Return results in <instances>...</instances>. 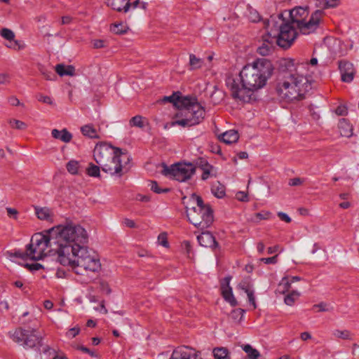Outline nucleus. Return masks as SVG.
<instances>
[{
	"label": "nucleus",
	"mask_w": 359,
	"mask_h": 359,
	"mask_svg": "<svg viewBox=\"0 0 359 359\" xmlns=\"http://www.w3.org/2000/svg\"><path fill=\"white\" fill-rule=\"evenodd\" d=\"M273 72V66L270 60L259 58L243 67L239 74V79L229 76L226 80V84L233 99L250 102L254 92L266 84Z\"/></svg>",
	"instance_id": "obj_1"
},
{
	"label": "nucleus",
	"mask_w": 359,
	"mask_h": 359,
	"mask_svg": "<svg viewBox=\"0 0 359 359\" xmlns=\"http://www.w3.org/2000/svg\"><path fill=\"white\" fill-rule=\"evenodd\" d=\"M57 237V244L56 253L58 260L62 255L69 256L70 253L84 246L88 243L87 231L79 224L72 222L66 225H58L53 227Z\"/></svg>",
	"instance_id": "obj_2"
},
{
	"label": "nucleus",
	"mask_w": 359,
	"mask_h": 359,
	"mask_svg": "<svg viewBox=\"0 0 359 359\" xmlns=\"http://www.w3.org/2000/svg\"><path fill=\"white\" fill-rule=\"evenodd\" d=\"M59 262L69 266L77 275H84L85 272H97L101 269L98 255L93 250L83 246L70 253L69 256L62 255Z\"/></svg>",
	"instance_id": "obj_3"
},
{
	"label": "nucleus",
	"mask_w": 359,
	"mask_h": 359,
	"mask_svg": "<svg viewBox=\"0 0 359 359\" xmlns=\"http://www.w3.org/2000/svg\"><path fill=\"white\" fill-rule=\"evenodd\" d=\"M123 155L125 154L120 148L107 144H97L93 151L94 159L102 171L119 177L123 175L121 159Z\"/></svg>",
	"instance_id": "obj_4"
},
{
	"label": "nucleus",
	"mask_w": 359,
	"mask_h": 359,
	"mask_svg": "<svg viewBox=\"0 0 359 359\" xmlns=\"http://www.w3.org/2000/svg\"><path fill=\"white\" fill-rule=\"evenodd\" d=\"M190 200L196 203V206L189 208L186 206V212L188 220L196 228L204 230L213 223V210L208 204H204L203 198L193 194Z\"/></svg>",
	"instance_id": "obj_5"
},
{
	"label": "nucleus",
	"mask_w": 359,
	"mask_h": 359,
	"mask_svg": "<svg viewBox=\"0 0 359 359\" xmlns=\"http://www.w3.org/2000/svg\"><path fill=\"white\" fill-rule=\"evenodd\" d=\"M278 18L282 20L278 33L277 35L272 36V31L267 32L262 37V42L271 43L273 45L276 43L280 48L286 50L292 46V38L290 36L292 31V8L281 12Z\"/></svg>",
	"instance_id": "obj_6"
},
{
	"label": "nucleus",
	"mask_w": 359,
	"mask_h": 359,
	"mask_svg": "<svg viewBox=\"0 0 359 359\" xmlns=\"http://www.w3.org/2000/svg\"><path fill=\"white\" fill-rule=\"evenodd\" d=\"M293 88L297 93V95L293 97L294 102L306 98V94L311 89V83L307 77L308 61L297 62L296 65L293 62Z\"/></svg>",
	"instance_id": "obj_7"
},
{
	"label": "nucleus",
	"mask_w": 359,
	"mask_h": 359,
	"mask_svg": "<svg viewBox=\"0 0 359 359\" xmlns=\"http://www.w3.org/2000/svg\"><path fill=\"white\" fill-rule=\"evenodd\" d=\"M175 117L181 118L172 122V126L191 127L199 124L205 117V109L201 104L194 105V109H182Z\"/></svg>",
	"instance_id": "obj_8"
},
{
	"label": "nucleus",
	"mask_w": 359,
	"mask_h": 359,
	"mask_svg": "<svg viewBox=\"0 0 359 359\" xmlns=\"http://www.w3.org/2000/svg\"><path fill=\"white\" fill-rule=\"evenodd\" d=\"M163 168L161 172L163 175L172 177L179 182L189 180L196 171V167L191 163H177L170 167L163 163Z\"/></svg>",
	"instance_id": "obj_9"
},
{
	"label": "nucleus",
	"mask_w": 359,
	"mask_h": 359,
	"mask_svg": "<svg viewBox=\"0 0 359 359\" xmlns=\"http://www.w3.org/2000/svg\"><path fill=\"white\" fill-rule=\"evenodd\" d=\"M42 339L43 338H13V341L25 349L32 348L40 354L41 353L46 354L50 351L55 353V349L45 344Z\"/></svg>",
	"instance_id": "obj_10"
},
{
	"label": "nucleus",
	"mask_w": 359,
	"mask_h": 359,
	"mask_svg": "<svg viewBox=\"0 0 359 359\" xmlns=\"http://www.w3.org/2000/svg\"><path fill=\"white\" fill-rule=\"evenodd\" d=\"M323 12L320 10L312 13L309 21L305 20L300 21L293 17V24H297V28L302 34H309L318 28Z\"/></svg>",
	"instance_id": "obj_11"
},
{
	"label": "nucleus",
	"mask_w": 359,
	"mask_h": 359,
	"mask_svg": "<svg viewBox=\"0 0 359 359\" xmlns=\"http://www.w3.org/2000/svg\"><path fill=\"white\" fill-rule=\"evenodd\" d=\"M50 248V246H41V245H34V244H28L26 246V251L21 252L17 251L15 252L14 255L15 257L25 259L26 258H29L32 260H40L42 259L46 255V250L47 248Z\"/></svg>",
	"instance_id": "obj_12"
},
{
	"label": "nucleus",
	"mask_w": 359,
	"mask_h": 359,
	"mask_svg": "<svg viewBox=\"0 0 359 359\" xmlns=\"http://www.w3.org/2000/svg\"><path fill=\"white\" fill-rule=\"evenodd\" d=\"M55 231L54 228L50 229L46 234L36 233L34 234L31 239L29 244H34V245L41 246H50V251H55L56 252L57 240L55 237Z\"/></svg>",
	"instance_id": "obj_13"
},
{
	"label": "nucleus",
	"mask_w": 359,
	"mask_h": 359,
	"mask_svg": "<svg viewBox=\"0 0 359 359\" xmlns=\"http://www.w3.org/2000/svg\"><path fill=\"white\" fill-rule=\"evenodd\" d=\"M338 67L341 74V80L344 83H351L356 74L353 65L346 60L338 61Z\"/></svg>",
	"instance_id": "obj_14"
},
{
	"label": "nucleus",
	"mask_w": 359,
	"mask_h": 359,
	"mask_svg": "<svg viewBox=\"0 0 359 359\" xmlns=\"http://www.w3.org/2000/svg\"><path fill=\"white\" fill-rule=\"evenodd\" d=\"M170 359H202L200 352L189 346L178 347L173 351Z\"/></svg>",
	"instance_id": "obj_15"
},
{
	"label": "nucleus",
	"mask_w": 359,
	"mask_h": 359,
	"mask_svg": "<svg viewBox=\"0 0 359 359\" xmlns=\"http://www.w3.org/2000/svg\"><path fill=\"white\" fill-rule=\"evenodd\" d=\"M292 278L289 276H284L278 285L276 290V295L285 294L284 302L287 305H292V292L290 290Z\"/></svg>",
	"instance_id": "obj_16"
},
{
	"label": "nucleus",
	"mask_w": 359,
	"mask_h": 359,
	"mask_svg": "<svg viewBox=\"0 0 359 359\" xmlns=\"http://www.w3.org/2000/svg\"><path fill=\"white\" fill-rule=\"evenodd\" d=\"M200 245L205 248H210L212 250H219V245L212 233L208 231H202L197 236Z\"/></svg>",
	"instance_id": "obj_17"
},
{
	"label": "nucleus",
	"mask_w": 359,
	"mask_h": 359,
	"mask_svg": "<svg viewBox=\"0 0 359 359\" xmlns=\"http://www.w3.org/2000/svg\"><path fill=\"white\" fill-rule=\"evenodd\" d=\"M290 83L289 81H283L278 83L276 87V92L278 95L280 102L285 104H290L292 98L290 97Z\"/></svg>",
	"instance_id": "obj_18"
},
{
	"label": "nucleus",
	"mask_w": 359,
	"mask_h": 359,
	"mask_svg": "<svg viewBox=\"0 0 359 359\" xmlns=\"http://www.w3.org/2000/svg\"><path fill=\"white\" fill-rule=\"evenodd\" d=\"M200 104L197 102L196 97L191 96H181V93L178 94V100H176L175 107L177 108L182 109H194V105Z\"/></svg>",
	"instance_id": "obj_19"
},
{
	"label": "nucleus",
	"mask_w": 359,
	"mask_h": 359,
	"mask_svg": "<svg viewBox=\"0 0 359 359\" xmlns=\"http://www.w3.org/2000/svg\"><path fill=\"white\" fill-rule=\"evenodd\" d=\"M130 0H107V5L117 12L127 13L130 8Z\"/></svg>",
	"instance_id": "obj_20"
},
{
	"label": "nucleus",
	"mask_w": 359,
	"mask_h": 359,
	"mask_svg": "<svg viewBox=\"0 0 359 359\" xmlns=\"http://www.w3.org/2000/svg\"><path fill=\"white\" fill-rule=\"evenodd\" d=\"M218 139L227 144L236 142L239 139V135L235 130H230L218 136Z\"/></svg>",
	"instance_id": "obj_21"
},
{
	"label": "nucleus",
	"mask_w": 359,
	"mask_h": 359,
	"mask_svg": "<svg viewBox=\"0 0 359 359\" xmlns=\"http://www.w3.org/2000/svg\"><path fill=\"white\" fill-rule=\"evenodd\" d=\"M53 137L60 140L63 142L68 143L72 139V135L66 128L59 130L57 129H53L51 131Z\"/></svg>",
	"instance_id": "obj_22"
},
{
	"label": "nucleus",
	"mask_w": 359,
	"mask_h": 359,
	"mask_svg": "<svg viewBox=\"0 0 359 359\" xmlns=\"http://www.w3.org/2000/svg\"><path fill=\"white\" fill-rule=\"evenodd\" d=\"M338 127L341 136L350 137L353 135V126L346 118L340 119Z\"/></svg>",
	"instance_id": "obj_23"
},
{
	"label": "nucleus",
	"mask_w": 359,
	"mask_h": 359,
	"mask_svg": "<svg viewBox=\"0 0 359 359\" xmlns=\"http://www.w3.org/2000/svg\"><path fill=\"white\" fill-rule=\"evenodd\" d=\"M56 73L60 76H74L75 74V68L72 65H65L58 64L55 67Z\"/></svg>",
	"instance_id": "obj_24"
},
{
	"label": "nucleus",
	"mask_w": 359,
	"mask_h": 359,
	"mask_svg": "<svg viewBox=\"0 0 359 359\" xmlns=\"http://www.w3.org/2000/svg\"><path fill=\"white\" fill-rule=\"evenodd\" d=\"M222 294L223 298L229 302L231 306H237L238 302L233 294L232 288L231 287H224L223 285L222 288Z\"/></svg>",
	"instance_id": "obj_25"
},
{
	"label": "nucleus",
	"mask_w": 359,
	"mask_h": 359,
	"mask_svg": "<svg viewBox=\"0 0 359 359\" xmlns=\"http://www.w3.org/2000/svg\"><path fill=\"white\" fill-rule=\"evenodd\" d=\"M211 191L215 197L222 198L226 195V187L223 184L217 181L212 184L211 187Z\"/></svg>",
	"instance_id": "obj_26"
},
{
	"label": "nucleus",
	"mask_w": 359,
	"mask_h": 359,
	"mask_svg": "<svg viewBox=\"0 0 359 359\" xmlns=\"http://www.w3.org/2000/svg\"><path fill=\"white\" fill-rule=\"evenodd\" d=\"M293 14L294 19L302 21L306 20L309 15V7L308 6H295L293 8Z\"/></svg>",
	"instance_id": "obj_27"
},
{
	"label": "nucleus",
	"mask_w": 359,
	"mask_h": 359,
	"mask_svg": "<svg viewBox=\"0 0 359 359\" xmlns=\"http://www.w3.org/2000/svg\"><path fill=\"white\" fill-rule=\"evenodd\" d=\"M201 170L203 172L201 175V179L203 180H206L210 177H216L217 176V169L211 164H208V166H205Z\"/></svg>",
	"instance_id": "obj_28"
},
{
	"label": "nucleus",
	"mask_w": 359,
	"mask_h": 359,
	"mask_svg": "<svg viewBox=\"0 0 359 359\" xmlns=\"http://www.w3.org/2000/svg\"><path fill=\"white\" fill-rule=\"evenodd\" d=\"M204 64V61L203 59L197 57L194 54H189V69L191 71H194L196 69H201Z\"/></svg>",
	"instance_id": "obj_29"
},
{
	"label": "nucleus",
	"mask_w": 359,
	"mask_h": 359,
	"mask_svg": "<svg viewBox=\"0 0 359 359\" xmlns=\"http://www.w3.org/2000/svg\"><path fill=\"white\" fill-rule=\"evenodd\" d=\"M81 131L84 136L91 139H99L100 136L97 133V130L91 124H87L81 128Z\"/></svg>",
	"instance_id": "obj_30"
},
{
	"label": "nucleus",
	"mask_w": 359,
	"mask_h": 359,
	"mask_svg": "<svg viewBox=\"0 0 359 359\" xmlns=\"http://www.w3.org/2000/svg\"><path fill=\"white\" fill-rule=\"evenodd\" d=\"M275 46L271 43L262 42V45L257 49V53L262 56L269 55L274 51Z\"/></svg>",
	"instance_id": "obj_31"
},
{
	"label": "nucleus",
	"mask_w": 359,
	"mask_h": 359,
	"mask_svg": "<svg viewBox=\"0 0 359 359\" xmlns=\"http://www.w3.org/2000/svg\"><path fill=\"white\" fill-rule=\"evenodd\" d=\"M215 359H230L229 353L226 348H215L213 349Z\"/></svg>",
	"instance_id": "obj_32"
},
{
	"label": "nucleus",
	"mask_w": 359,
	"mask_h": 359,
	"mask_svg": "<svg viewBox=\"0 0 359 359\" xmlns=\"http://www.w3.org/2000/svg\"><path fill=\"white\" fill-rule=\"evenodd\" d=\"M128 27L123 25V23H114L110 26L111 32L116 34H123L128 32Z\"/></svg>",
	"instance_id": "obj_33"
},
{
	"label": "nucleus",
	"mask_w": 359,
	"mask_h": 359,
	"mask_svg": "<svg viewBox=\"0 0 359 359\" xmlns=\"http://www.w3.org/2000/svg\"><path fill=\"white\" fill-rule=\"evenodd\" d=\"M35 212L37 217L41 220H47L50 218V210L48 208H36Z\"/></svg>",
	"instance_id": "obj_34"
},
{
	"label": "nucleus",
	"mask_w": 359,
	"mask_h": 359,
	"mask_svg": "<svg viewBox=\"0 0 359 359\" xmlns=\"http://www.w3.org/2000/svg\"><path fill=\"white\" fill-rule=\"evenodd\" d=\"M243 350L248 354V356L250 359H258L260 356L259 352L253 348L250 344H245L243 346Z\"/></svg>",
	"instance_id": "obj_35"
},
{
	"label": "nucleus",
	"mask_w": 359,
	"mask_h": 359,
	"mask_svg": "<svg viewBox=\"0 0 359 359\" xmlns=\"http://www.w3.org/2000/svg\"><path fill=\"white\" fill-rule=\"evenodd\" d=\"M36 330L34 327H24V328H19L18 330H16L15 333L17 334H20L21 337H36Z\"/></svg>",
	"instance_id": "obj_36"
},
{
	"label": "nucleus",
	"mask_w": 359,
	"mask_h": 359,
	"mask_svg": "<svg viewBox=\"0 0 359 359\" xmlns=\"http://www.w3.org/2000/svg\"><path fill=\"white\" fill-rule=\"evenodd\" d=\"M100 166L96 165L93 163H90L88 164V167L86 168V173L88 175L93 177H97L100 176Z\"/></svg>",
	"instance_id": "obj_37"
},
{
	"label": "nucleus",
	"mask_w": 359,
	"mask_h": 359,
	"mask_svg": "<svg viewBox=\"0 0 359 359\" xmlns=\"http://www.w3.org/2000/svg\"><path fill=\"white\" fill-rule=\"evenodd\" d=\"M238 287L244 292H246L249 290L253 288V285L252 283L251 278L250 277H246L243 278L238 285Z\"/></svg>",
	"instance_id": "obj_38"
},
{
	"label": "nucleus",
	"mask_w": 359,
	"mask_h": 359,
	"mask_svg": "<svg viewBox=\"0 0 359 359\" xmlns=\"http://www.w3.org/2000/svg\"><path fill=\"white\" fill-rule=\"evenodd\" d=\"M67 171L72 174L76 175L79 172V163L77 161H69L66 165Z\"/></svg>",
	"instance_id": "obj_39"
},
{
	"label": "nucleus",
	"mask_w": 359,
	"mask_h": 359,
	"mask_svg": "<svg viewBox=\"0 0 359 359\" xmlns=\"http://www.w3.org/2000/svg\"><path fill=\"white\" fill-rule=\"evenodd\" d=\"M144 118L140 115H137L130 118L129 123L131 127H138L142 128L144 125L143 122Z\"/></svg>",
	"instance_id": "obj_40"
},
{
	"label": "nucleus",
	"mask_w": 359,
	"mask_h": 359,
	"mask_svg": "<svg viewBox=\"0 0 359 359\" xmlns=\"http://www.w3.org/2000/svg\"><path fill=\"white\" fill-rule=\"evenodd\" d=\"M211 102L215 105L220 102L223 99V93L215 88L210 95Z\"/></svg>",
	"instance_id": "obj_41"
},
{
	"label": "nucleus",
	"mask_w": 359,
	"mask_h": 359,
	"mask_svg": "<svg viewBox=\"0 0 359 359\" xmlns=\"http://www.w3.org/2000/svg\"><path fill=\"white\" fill-rule=\"evenodd\" d=\"M149 186L150 189L156 194L168 193L170 191V189L169 188H160L157 182L156 181H151Z\"/></svg>",
	"instance_id": "obj_42"
},
{
	"label": "nucleus",
	"mask_w": 359,
	"mask_h": 359,
	"mask_svg": "<svg viewBox=\"0 0 359 359\" xmlns=\"http://www.w3.org/2000/svg\"><path fill=\"white\" fill-rule=\"evenodd\" d=\"M39 70L46 80L52 81L56 77L55 74L53 72L48 71L43 65L39 66Z\"/></svg>",
	"instance_id": "obj_43"
},
{
	"label": "nucleus",
	"mask_w": 359,
	"mask_h": 359,
	"mask_svg": "<svg viewBox=\"0 0 359 359\" xmlns=\"http://www.w3.org/2000/svg\"><path fill=\"white\" fill-rule=\"evenodd\" d=\"M178 94H180V92L173 93L170 96H165L163 99L160 100L158 102L161 103H166L171 102L174 105L176 104V100H178Z\"/></svg>",
	"instance_id": "obj_44"
},
{
	"label": "nucleus",
	"mask_w": 359,
	"mask_h": 359,
	"mask_svg": "<svg viewBox=\"0 0 359 359\" xmlns=\"http://www.w3.org/2000/svg\"><path fill=\"white\" fill-rule=\"evenodd\" d=\"M158 242L161 245H162L165 248L169 247V243L168 241V234L166 232H162L158 235Z\"/></svg>",
	"instance_id": "obj_45"
},
{
	"label": "nucleus",
	"mask_w": 359,
	"mask_h": 359,
	"mask_svg": "<svg viewBox=\"0 0 359 359\" xmlns=\"http://www.w3.org/2000/svg\"><path fill=\"white\" fill-rule=\"evenodd\" d=\"M1 35L6 39L12 41L15 38V34L13 31L9 29L4 28L1 31Z\"/></svg>",
	"instance_id": "obj_46"
},
{
	"label": "nucleus",
	"mask_w": 359,
	"mask_h": 359,
	"mask_svg": "<svg viewBox=\"0 0 359 359\" xmlns=\"http://www.w3.org/2000/svg\"><path fill=\"white\" fill-rule=\"evenodd\" d=\"M10 123L13 128L16 129L24 130L27 128L26 123L19 120L13 119V121H10Z\"/></svg>",
	"instance_id": "obj_47"
},
{
	"label": "nucleus",
	"mask_w": 359,
	"mask_h": 359,
	"mask_svg": "<svg viewBox=\"0 0 359 359\" xmlns=\"http://www.w3.org/2000/svg\"><path fill=\"white\" fill-rule=\"evenodd\" d=\"M247 295H248V302L249 303L252 305L253 306V309H256L257 308V305H256V302H255V294H254V290L253 288L251 289V290H249L246 292H245Z\"/></svg>",
	"instance_id": "obj_48"
},
{
	"label": "nucleus",
	"mask_w": 359,
	"mask_h": 359,
	"mask_svg": "<svg viewBox=\"0 0 359 359\" xmlns=\"http://www.w3.org/2000/svg\"><path fill=\"white\" fill-rule=\"evenodd\" d=\"M236 198L238 201L241 202H248L249 201L248 194L245 191H238L236 194Z\"/></svg>",
	"instance_id": "obj_49"
},
{
	"label": "nucleus",
	"mask_w": 359,
	"mask_h": 359,
	"mask_svg": "<svg viewBox=\"0 0 359 359\" xmlns=\"http://www.w3.org/2000/svg\"><path fill=\"white\" fill-rule=\"evenodd\" d=\"M25 266L31 271H38L43 269V266L39 263L26 264Z\"/></svg>",
	"instance_id": "obj_50"
},
{
	"label": "nucleus",
	"mask_w": 359,
	"mask_h": 359,
	"mask_svg": "<svg viewBox=\"0 0 359 359\" xmlns=\"http://www.w3.org/2000/svg\"><path fill=\"white\" fill-rule=\"evenodd\" d=\"M208 164L210 163H208V160L204 157H200L197 158L196 161V165L199 169H201L205 166H208Z\"/></svg>",
	"instance_id": "obj_51"
},
{
	"label": "nucleus",
	"mask_w": 359,
	"mask_h": 359,
	"mask_svg": "<svg viewBox=\"0 0 359 359\" xmlns=\"http://www.w3.org/2000/svg\"><path fill=\"white\" fill-rule=\"evenodd\" d=\"M37 100H38V101L41 102L43 103H46V104H53L51 97L49 96H47V95H43L41 94L39 95H37Z\"/></svg>",
	"instance_id": "obj_52"
},
{
	"label": "nucleus",
	"mask_w": 359,
	"mask_h": 359,
	"mask_svg": "<svg viewBox=\"0 0 359 359\" xmlns=\"http://www.w3.org/2000/svg\"><path fill=\"white\" fill-rule=\"evenodd\" d=\"M46 354H48V355H53L52 359H69L65 353H56L55 351V353L53 351H50V352H48Z\"/></svg>",
	"instance_id": "obj_53"
},
{
	"label": "nucleus",
	"mask_w": 359,
	"mask_h": 359,
	"mask_svg": "<svg viewBox=\"0 0 359 359\" xmlns=\"http://www.w3.org/2000/svg\"><path fill=\"white\" fill-rule=\"evenodd\" d=\"M325 8H334L337 7L339 3V0H325Z\"/></svg>",
	"instance_id": "obj_54"
},
{
	"label": "nucleus",
	"mask_w": 359,
	"mask_h": 359,
	"mask_svg": "<svg viewBox=\"0 0 359 359\" xmlns=\"http://www.w3.org/2000/svg\"><path fill=\"white\" fill-rule=\"evenodd\" d=\"M6 212L8 216L10 217H13L15 219H18V211L16 209L12 208H6Z\"/></svg>",
	"instance_id": "obj_55"
},
{
	"label": "nucleus",
	"mask_w": 359,
	"mask_h": 359,
	"mask_svg": "<svg viewBox=\"0 0 359 359\" xmlns=\"http://www.w3.org/2000/svg\"><path fill=\"white\" fill-rule=\"evenodd\" d=\"M335 112L339 116H346L348 113V111L345 106L340 105L337 107Z\"/></svg>",
	"instance_id": "obj_56"
},
{
	"label": "nucleus",
	"mask_w": 359,
	"mask_h": 359,
	"mask_svg": "<svg viewBox=\"0 0 359 359\" xmlns=\"http://www.w3.org/2000/svg\"><path fill=\"white\" fill-rule=\"evenodd\" d=\"M350 334H351L350 332L346 330H336L333 332V335L334 337H349Z\"/></svg>",
	"instance_id": "obj_57"
},
{
	"label": "nucleus",
	"mask_w": 359,
	"mask_h": 359,
	"mask_svg": "<svg viewBox=\"0 0 359 359\" xmlns=\"http://www.w3.org/2000/svg\"><path fill=\"white\" fill-rule=\"evenodd\" d=\"M261 261L266 264H276L277 262V255L271 257L262 258Z\"/></svg>",
	"instance_id": "obj_58"
},
{
	"label": "nucleus",
	"mask_w": 359,
	"mask_h": 359,
	"mask_svg": "<svg viewBox=\"0 0 359 359\" xmlns=\"http://www.w3.org/2000/svg\"><path fill=\"white\" fill-rule=\"evenodd\" d=\"M245 311L243 309L238 308L232 311V316L234 318H237L238 316H241V318L243 317Z\"/></svg>",
	"instance_id": "obj_59"
},
{
	"label": "nucleus",
	"mask_w": 359,
	"mask_h": 359,
	"mask_svg": "<svg viewBox=\"0 0 359 359\" xmlns=\"http://www.w3.org/2000/svg\"><path fill=\"white\" fill-rule=\"evenodd\" d=\"M79 332L80 328L79 327H74L73 328L69 329L67 334L69 337H76L78 334H79Z\"/></svg>",
	"instance_id": "obj_60"
},
{
	"label": "nucleus",
	"mask_w": 359,
	"mask_h": 359,
	"mask_svg": "<svg viewBox=\"0 0 359 359\" xmlns=\"http://www.w3.org/2000/svg\"><path fill=\"white\" fill-rule=\"evenodd\" d=\"M278 216L282 221H284L287 223H290L291 222V218L287 214H285L284 212H278Z\"/></svg>",
	"instance_id": "obj_61"
},
{
	"label": "nucleus",
	"mask_w": 359,
	"mask_h": 359,
	"mask_svg": "<svg viewBox=\"0 0 359 359\" xmlns=\"http://www.w3.org/2000/svg\"><path fill=\"white\" fill-rule=\"evenodd\" d=\"M123 224L129 228H135V222L130 219L125 218L123 221Z\"/></svg>",
	"instance_id": "obj_62"
},
{
	"label": "nucleus",
	"mask_w": 359,
	"mask_h": 359,
	"mask_svg": "<svg viewBox=\"0 0 359 359\" xmlns=\"http://www.w3.org/2000/svg\"><path fill=\"white\" fill-rule=\"evenodd\" d=\"M309 112H310V114L311 116H312V118L314 119V120H318L320 118V115L319 114L316 113V111H314L313 110V106L312 104L309 105Z\"/></svg>",
	"instance_id": "obj_63"
},
{
	"label": "nucleus",
	"mask_w": 359,
	"mask_h": 359,
	"mask_svg": "<svg viewBox=\"0 0 359 359\" xmlns=\"http://www.w3.org/2000/svg\"><path fill=\"white\" fill-rule=\"evenodd\" d=\"M93 46L95 48H101L105 47L104 41L101 39L95 40L93 42Z\"/></svg>",
	"instance_id": "obj_64"
}]
</instances>
